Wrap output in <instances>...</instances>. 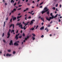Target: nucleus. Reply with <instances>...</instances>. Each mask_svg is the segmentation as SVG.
Here are the masks:
<instances>
[{
    "mask_svg": "<svg viewBox=\"0 0 62 62\" xmlns=\"http://www.w3.org/2000/svg\"><path fill=\"white\" fill-rule=\"evenodd\" d=\"M16 25H19V27H21V28L22 29H23L24 30H25V26H26L27 25L26 24H25V25L24 26V27H23V25L22 24H21V23H17L16 24Z\"/></svg>",
    "mask_w": 62,
    "mask_h": 62,
    "instance_id": "1",
    "label": "nucleus"
},
{
    "mask_svg": "<svg viewBox=\"0 0 62 62\" xmlns=\"http://www.w3.org/2000/svg\"><path fill=\"white\" fill-rule=\"evenodd\" d=\"M46 12L49 10V9L48 8L46 7H45L43 10Z\"/></svg>",
    "mask_w": 62,
    "mask_h": 62,
    "instance_id": "2",
    "label": "nucleus"
},
{
    "mask_svg": "<svg viewBox=\"0 0 62 62\" xmlns=\"http://www.w3.org/2000/svg\"><path fill=\"white\" fill-rule=\"evenodd\" d=\"M50 18L48 19V17H46V19L47 20H48V21H50V20L51 19H53V17H50Z\"/></svg>",
    "mask_w": 62,
    "mask_h": 62,
    "instance_id": "3",
    "label": "nucleus"
},
{
    "mask_svg": "<svg viewBox=\"0 0 62 62\" xmlns=\"http://www.w3.org/2000/svg\"><path fill=\"white\" fill-rule=\"evenodd\" d=\"M19 35H20V33H19L18 34H16V35L15 38V39H16V40H17V39H18L19 38L18 36Z\"/></svg>",
    "mask_w": 62,
    "mask_h": 62,
    "instance_id": "4",
    "label": "nucleus"
},
{
    "mask_svg": "<svg viewBox=\"0 0 62 62\" xmlns=\"http://www.w3.org/2000/svg\"><path fill=\"white\" fill-rule=\"evenodd\" d=\"M12 25L13 27V29H14V24H11L9 26V28H11V26H12Z\"/></svg>",
    "mask_w": 62,
    "mask_h": 62,
    "instance_id": "5",
    "label": "nucleus"
},
{
    "mask_svg": "<svg viewBox=\"0 0 62 62\" xmlns=\"http://www.w3.org/2000/svg\"><path fill=\"white\" fill-rule=\"evenodd\" d=\"M10 43H9L10 45H13V42H12V40H11L10 41Z\"/></svg>",
    "mask_w": 62,
    "mask_h": 62,
    "instance_id": "6",
    "label": "nucleus"
},
{
    "mask_svg": "<svg viewBox=\"0 0 62 62\" xmlns=\"http://www.w3.org/2000/svg\"><path fill=\"white\" fill-rule=\"evenodd\" d=\"M10 33H9V31H8V33L7 35L8 36V37H7V38H9V37L10 36Z\"/></svg>",
    "mask_w": 62,
    "mask_h": 62,
    "instance_id": "7",
    "label": "nucleus"
},
{
    "mask_svg": "<svg viewBox=\"0 0 62 62\" xmlns=\"http://www.w3.org/2000/svg\"><path fill=\"white\" fill-rule=\"evenodd\" d=\"M16 11V9L15 8L13 9V10L11 11V13H13L14 12H15Z\"/></svg>",
    "mask_w": 62,
    "mask_h": 62,
    "instance_id": "8",
    "label": "nucleus"
},
{
    "mask_svg": "<svg viewBox=\"0 0 62 62\" xmlns=\"http://www.w3.org/2000/svg\"><path fill=\"white\" fill-rule=\"evenodd\" d=\"M6 56H8L9 57V56H11V54H6Z\"/></svg>",
    "mask_w": 62,
    "mask_h": 62,
    "instance_id": "9",
    "label": "nucleus"
},
{
    "mask_svg": "<svg viewBox=\"0 0 62 62\" xmlns=\"http://www.w3.org/2000/svg\"><path fill=\"white\" fill-rule=\"evenodd\" d=\"M14 45H16V46H18L19 45V44L17 43V42H16L14 43Z\"/></svg>",
    "mask_w": 62,
    "mask_h": 62,
    "instance_id": "10",
    "label": "nucleus"
},
{
    "mask_svg": "<svg viewBox=\"0 0 62 62\" xmlns=\"http://www.w3.org/2000/svg\"><path fill=\"white\" fill-rule=\"evenodd\" d=\"M29 36H28L27 37V38H25V40H27V39H29Z\"/></svg>",
    "mask_w": 62,
    "mask_h": 62,
    "instance_id": "11",
    "label": "nucleus"
},
{
    "mask_svg": "<svg viewBox=\"0 0 62 62\" xmlns=\"http://www.w3.org/2000/svg\"><path fill=\"white\" fill-rule=\"evenodd\" d=\"M13 20L14 21L15 20H16V17H14V18H13Z\"/></svg>",
    "mask_w": 62,
    "mask_h": 62,
    "instance_id": "12",
    "label": "nucleus"
},
{
    "mask_svg": "<svg viewBox=\"0 0 62 62\" xmlns=\"http://www.w3.org/2000/svg\"><path fill=\"white\" fill-rule=\"evenodd\" d=\"M45 12H46L44 10H43V11H42L41 12V13H42V14H43V13H45Z\"/></svg>",
    "mask_w": 62,
    "mask_h": 62,
    "instance_id": "13",
    "label": "nucleus"
},
{
    "mask_svg": "<svg viewBox=\"0 0 62 62\" xmlns=\"http://www.w3.org/2000/svg\"><path fill=\"white\" fill-rule=\"evenodd\" d=\"M22 16H18L17 17V19H19V18H20L21 17H22Z\"/></svg>",
    "mask_w": 62,
    "mask_h": 62,
    "instance_id": "14",
    "label": "nucleus"
},
{
    "mask_svg": "<svg viewBox=\"0 0 62 62\" xmlns=\"http://www.w3.org/2000/svg\"><path fill=\"white\" fill-rule=\"evenodd\" d=\"M40 30H43L44 29V26H43L40 28Z\"/></svg>",
    "mask_w": 62,
    "mask_h": 62,
    "instance_id": "15",
    "label": "nucleus"
},
{
    "mask_svg": "<svg viewBox=\"0 0 62 62\" xmlns=\"http://www.w3.org/2000/svg\"><path fill=\"white\" fill-rule=\"evenodd\" d=\"M32 35L33 36V37H35L36 36V35H35V34L34 33H32Z\"/></svg>",
    "mask_w": 62,
    "mask_h": 62,
    "instance_id": "16",
    "label": "nucleus"
},
{
    "mask_svg": "<svg viewBox=\"0 0 62 62\" xmlns=\"http://www.w3.org/2000/svg\"><path fill=\"white\" fill-rule=\"evenodd\" d=\"M47 14H48V15H49V14H50V12L49 11H47Z\"/></svg>",
    "mask_w": 62,
    "mask_h": 62,
    "instance_id": "17",
    "label": "nucleus"
},
{
    "mask_svg": "<svg viewBox=\"0 0 62 62\" xmlns=\"http://www.w3.org/2000/svg\"><path fill=\"white\" fill-rule=\"evenodd\" d=\"M32 23H33V22L32 21H31V23H30V24H32Z\"/></svg>",
    "mask_w": 62,
    "mask_h": 62,
    "instance_id": "18",
    "label": "nucleus"
},
{
    "mask_svg": "<svg viewBox=\"0 0 62 62\" xmlns=\"http://www.w3.org/2000/svg\"><path fill=\"white\" fill-rule=\"evenodd\" d=\"M32 39H33L32 40H35V38L34 37H32Z\"/></svg>",
    "mask_w": 62,
    "mask_h": 62,
    "instance_id": "19",
    "label": "nucleus"
},
{
    "mask_svg": "<svg viewBox=\"0 0 62 62\" xmlns=\"http://www.w3.org/2000/svg\"><path fill=\"white\" fill-rule=\"evenodd\" d=\"M34 29V28H31V29H30V30H33Z\"/></svg>",
    "mask_w": 62,
    "mask_h": 62,
    "instance_id": "20",
    "label": "nucleus"
},
{
    "mask_svg": "<svg viewBox=\"0 0 62 62\" xmlns=\"http://www.w3.org/2000/svg\"><path fill=\"white\" fill-rule=\"evenodd\" d=\"M16 53V52L15 51H13V54H15Z\"/></svg>",
    "mask_w": 62,
    "mask_h": 62,
    "instance_id": "21",
    "label": "nucleus"
},
{
    "mask_svg": "<svg viewBox=\"0 0 62 62\" xmlns=\"http://www.w3.org/2000/svg\"><path fill=\"white\" fill-rule=\"evenodd\" d=\"M52 9H54V10H55V8L54 7L52 8Z\"/></svg>",
    "mask_w": 62,
    "mask_h": 62,
    "instance_id": "22",
    "label": "nucleus"
},
{
    "mask_svg": "<svg viewBox=\"0 0 62 62\" xmlns=\"http://www.w3.org/2000/svg\"><path fill=\"white\" fill-rule=\"evenodd\" d=\"M6 22H4V27H5V24H6Z\"/></svg>",
    "mask_w": 62,
    "mask_h": 62,
    "instance_id": "23",
    "label": "nucleus"
},
{
    "mask_svg": "<svg viewBox=\"0 0 62 62\" xmlns=\"http://www.w3.org/2000/svg\"><path fill=\"white\" fill-rule=\"evenodd\" d=\"M17 4V3H15L14 4V6H16V5Z\"/></svg>",
    "mask_w": 62,
    "mask_h": 62,
    "instance_id": "24",
    "label": "nucleus"
},
{
    "mask_svg": "<svg viewBox=\"0 0 62 62\" xmlns=\"http://www.w3.org/2000/svg\"><path fill=\"white\" fill-rule=\"evenodd\" d=\"M8 52H10L11 51L10 49H9L8 50Z\"/></svg>",
    "mask_w": 62,
    "mask_h": 62,
    "instance_id": "25",
    "label": "nucleus"
},
{
    "mask_svg": "<svg viewBox=\"0 0 62 62\" xmlns=\"http://www.w3.org/2000/svg\"><path fill=\"white\" fill-rule=\"evenodd\" d=\"M27 16L25 18V19L26 20H27Z\"/></svg>",
    "mask_w": 62,
    "mask_h": 62,
    "instance_id": "26",
    "label": "nucleus"
},
{
    "mask_svg": "<svg viewBox=\"0 0 62 62\" xmlns=\"http://www.w3.org/2000/svg\"><path fill=\"white\" fill-rule=\"evenodd\" d=\"M12 18H11V19L10 20V22L12 23Z\"/></svg>",
    "mask_w": 62,
    "mask_h": 62,
    "instance_id": "27",
    "label": "nucleus"
},
{
    "mask_svg": "<svg viewBox=\"0 0 62 62\" xmlns=\"http://www.w3.org/2000/svg\"><path fill=\"white\" fill-rule=\"evenodd\" d=\"M31 17L30 16L28 17V19H31Z\"/></svg>",
    "mask_w": 62,
    "mask_h": 62,
    "instance_id": "28",
    "label": "nucleus"
},
{
    "mask_svg": "<svg viewBox=\"0 0 62 62\" xmlns=\"http://www.w3.org/2000/svg\"><path fill=\"white\" fill-rule=\"evenodd\" d=\"M38 27H39V25H37V26H36V29H37Z\"/></svg>",
    "mask_w": 62,
    "mask_h": 62,
    "instance_id": "29",
    "label": "nucleus"
},
{
    "mask_svg": "<svg viewBox=\"0 0 62 62\" xmlns=\"http://www.w3.org/2000/svg\"><path fill=\"white\" fill-rule=\"evenodd\" d=\"M58 22H61V20L60 19H59Z\"/></svg>",
    "mask_w": 62,
    "mask_h": 62,
    "instance_id": "30",
    "label": "nucleus"
},
{
    "mask_svg": "<svg viewBox=\"0 0 62 62\" xmlns=\"http://www.w3.org/2000/svg\"><path fill=\"white\" fill-rule=\"evenodd\" d=\"M12 32H14V30H12L11 31Z\"/></svg>",
    "mask_w": 62,
    "mask_h": 62,
    "instance_id": "31",
    "label": "nucleus"
},
{
    "mask_svg": "<svg viewBox=\"0 0 62 62\" xmlns=\"http://www.w3.org/2000/svg\"><path fill=\"white\" fill-rule=\"evenodd\" d=\"M49 29H46V31L47 32H49Z\"/></svg>",
    "mask_w": 62,
    "mask_h": 62,
    "instance_id": "32",
    "label": "nucleus"
},
{
    "mask_svg": "<svg viewBox=\"0 0 62 62\" xmlns=\"http://www.w3.org/2000/svg\"><path fill=\"white\" fill-rule=\"evenodd\" d=\"M41 38H43L44 37V35H42V36H41Z\"/></svg>",
    "mask_w": 62,
    "mask_h": 62,
    "instance_id": "33",
    "label": "nucleus"
},
{
    "mask_svg": "<svg viewBox=\"0 0 62 62\" xmlns=\"http://www.w3.org/2000/svg\"><path fill=\"white\" fill-rule=\"evenodd\" d=\"M19 39H21L22 38V36H20L19 37Z\"/></svg>",
    "mask_w": 62,
    "mask_h": 62,
    "instance_id": "34",
    "label": "nucleus"
},
{
    "mask_svg": "<svg viewBox=\"0 0 62 62\" xmlns=\"http://www.w3.org/2000/svg\"><path fill=\"white\" fill-rule=\"evenodd\" d=\"M20 1H19L17 3V4H20Z\"/></svg>",
    "mask_w": 62,
    "mask_h": 62,
    "instance_id": "35",
    "label": "nucleus"
},
{
    "mask_svg": "<svg viewBox=\"0 0 62 62\" xmlns=\"http://www.w3.org/2000/svg\"><path fill=\"white\" fill-rule=\"evenodd\" d=\"M52 17L53 18H56V17L55 16H53Z\"/></svg>",
    "mask_w": 62,
    "mask_h": 62,
    "instance_id": "36",
    "label": "nucleus"
},
{
    "mask_svg": "<svg viewBox=\"0 0 62 62\" xmlns=\"http://www.w3.org/2000/svg\"><path fill=\"white\" fill-rule=\"evenodd\" d=\"M50 16H53V14L52 13H51L50 14Z\"/></svg>",
    "mask_w": 62,
    "mask_h": 62,
    "instance_id": "37",
    "label": "nucleus"
},
{
    "mask_svg": "<svg viewBox=\"0 0 62 62\" xmlns=\"http://www.w3.org/2000/svg\"><path fill=\"white\" fill-rule=\"evenodd\" d=\"M23 37H24V36H25V34H24V33H23Z\"/></svg>",
    "mask_w": 62,
    "mask_h": 62,
    "instance_id": "38",
    "label": "nucleus"
},
{
    "mask_svg": "<svg viewBox=\"0 0 62 62\" xmlns=\"http://www.w3.org/2000/svg\"><path fill=\"white\" fill-rule=\"evenodd\" d=\"M58 4H57L56 5V7H58Z\"/></svg>",
    "mask_w": 62,
    "mask_h": 62,
    "instance_id": "39",
    "label": "nucleus"
},
{
    "mask_svg": "<svg viewBox=\"0 0 62 62\" xmlns=\"http://www.w3.org/2000/svg\"><path fill=\"white\" fill-rule=\"evenodd\" d=\"M39 8H42V6H41L39 7Z\"/></svg>",
    "mask_w": 62,
    "mask_h": 62,
    "instance_id": "40",
    "label": "nucleus"
},
{
    "mask_svg": "<svg viewBox=\"0 0 62 62\" xmlns=\"http://www.w3.org/2000/svg\"><path fill=\"white\" fill-rule=\"evenodd\" d=\"M4 33H3L2 37H4Z\"/></svg>",
    "mask_w": 62,
    "mask_h": 62,
    "instance_id": "41",
    "label": "nucleus"
},
{
    "mask_svg": "<svg viewBox=\"0 0 62 62\" xmlns=\"http://www.w3.org/2000/svg\"><path fill=\"white\" fill-rule=\"evenodd\" d=\"M3 42H4V43H6V41H5V40L3 39Z\"/></svg>",
    "mask_w": 62,
    "mask_h": 62,
    "instance_id": "42",
    "label": "nucleus"
},
{
    "mask_svg": "<svg viewBox=\"0 0 62 62\" xmlns=\"http://www.w3.org/2000/svg\"><path fill=\"white\" fill-rule=\"evenodd\" d=\"M42 4H43V2H42L41 3H40V5H42Z\"/></svg>",
    "mask_w": 62,
    "mask_h": 62,
    "instance_id": "43",
    "label": "nucleus"
},
{
    "mask_svg": "<svg viewBox=\"0 0 62 62\" xmlns=\"http://www.w3.org/2000/svg\"><path fill=\"white\" fill-rule=\"evenodd\" d=\"M22 5H19L18 6L19 7H22Z\"/></svg>",
    "mask_w": 62,
    "mask_h": 62,
    "instance_id": "44",
    "label": "nucleus"
},
{
    "mask_svg": "<svg viewBox=\"0 0 62 62\" xmlns=\"http://www.w3.org/2000/svg\"><path fill=\"white\" fill-rule=\"evenodd\" d=\"M57 15H58V14H56L55 16L56 17H57Z\"/></svg>",
    "mask_w": 62,
    "mask_h": 62,
    "instance_id": "45",
    "label": "nucleus"
},
{
    "mask_svg": "<svg viewBox=\"0 0 62 62\" xmlns=\"http://www.w3.org/2000/svg\"><path fill=\"white\" fill-rule=\"evenodd\" d=\"M13 1V0H11V3H12Z\"/></svg>",
    "mask_w": 62,
    "mask_h": 62,
    "instance_id": "46",
    "label": "nucleus"
},
{
    "mask_svg": "<svg viewBox=\"0 0 62 62\" xmlns=\"http://www.w3.org/2000/svg\"><path fill=\"white\" fill-rule=\"evenodd\" d=\"M26 10H28V8H27L26 9Z\"/></svg>",
    "mask_w": 62,
    "mask_h": 62,
    "instance_id": "47",
    "label": "nucleus"
},
{
    "mask_svg": "<svg viewBox=\"0 0 62 62\" xmlns=\"http://www.w3.org/2000/svg\"><path fill=\"white\" fill-rule=\"evenodd\" d=\"M21 8H20L19 9H18V10H21Z\"/></svg>",
    "mask_w": 62,
    "mask_h": 62,
    "instance_id": "48",
    "label": "nucleus"
},
{
    "mask_svg": "<svg viewBox=\"0 0 62 62\" xmlns=\"http://www.w3.org/2000/svg\"><path fill=\"white\" fill-rule=\"evenodd\" d=\"M62 6L61 5H60V8H61Z\"/></svg>",
    "mask_w": 62,
    "mask_h": 62,
    "instance_id": "49",
    "label": "nucleus"
},
{
    "mask_svg": "<svg viewBox=\"0 0 62 62\" xmlns=\"http://www.w3.org/2000/svg\"><path fill=\"white\" fill-rule=\"evenodd\" d=\"M2 54V52L0 51V54Z\"/></svg>",
    "mask_w": 62,
    "mask_h": 62,
    "instance_id": "50",
    "label": "nucleus"
},
{
    "mask_svg": "<svg viewBox=\"0 0 62 62\" xmlns=\"http://www.w3.org/2000/svg\"><path fill=\"white\" fill-rule=\"evenodd\" d=\"M26 11V10H24L23 11V12H25V11Z\"/></svg>",
    "mask_w": 62,
    "mask_h": 62,
    "instance_id": "51",
    "label": "nucleus"
},
{
    "mask_svg": "<svg viewBox=\"0 0 62 62\" xmlns=\"http://www.w3.org/2000/svg\"><path fill=\"white\" fill-rule=\"evenodd\" d=\"M8 17H7L6 19V20L8 21Z\"/></svg>",
    "mask_w": 62,
    "mask_h": 62,
    "instance_id": "52",
    "label": "nucleus"
},
{
    "mask_svg": "<svg viewBox=\"0 0 62 62\" xmlns=\"http://www.w3.org/2000/svg\"><path fill=\"white\" fill-rule=\"evenodd\" d=\"M18 30H17L16 32V34H18Z\"/></svg>",
    "mask_w": 62,
    "mask_h": 62,
    "instance_id": "53",
    "label": "nucleus"
},
{
    "mask_svg": "<svg viewBox=\"0 0 62 62\" xmlns=\"http://www.w3.org/2000/svg\"><path fill=\"white\" fill-rule=\"evenodd\" d=\"M28 13H30V14H32V13H31L30 12H28Z\"/></svg>",
    "mask_w": 62,
    "mask_h": 62,
    "instance_id": "54",
    "label": "nucleus"
},
{
    "mask_svg": "<svg viewBox=\"0 0 62 62\" xmlns=\"http://www.w3.org/2000/svg\"><path fill=\"white\" fill-rule=\"evenodd\" d=\"M56 11H58V10L57 9V8H56Z\"/></svg>",
    "mask_w": 62,
    "mask_h": 62,
    "instance_id": "55",
    "label": "nucleus"
},
{
    "mask_svg": "<svg viewBox=\"0 0 62 62\" xmlns=\"http://www.w3.org/2000/svg\"><path fill=\"white\" fill-rule=\"evenodd\" d=\"M29 23V22H28L27 23H26V24H27V25L28 24V23Z\"/></svg>",
    "mask_w": 62,
    "mask_h": 62,
    "instance_id": "56",
    "label": "nucleus"
},
{
    "mask_svg": "<svg viewBox=\"0 0 62 62\" xmlns=\"http://www.w3.org/2000/svg\"><path fill=\"white\" fill-rule=\"evenodd\" d=\"M43 24H44L43 22L41 23L42 25H43Z\"/></svg>",
    "mask_w": 62,
    "mask_h": 62,
    "instance_id": "57",
    "label": "nucleus"
},
{
    "mask_svg": "<svg viewBox=\"0 0 62 62\" xmlns=\"http://www.w3.org/2000/svg\"><path fill=\"white\" fill-rule=\"evenodd\" d=\"M32 21H34V22H35V20H32Z\"/></svg>",
    "mask_w": 62,
    "mask_h": 62,
    "instance_id": "58",
    "label": "nucleus"
},
{
    "mask_svg": "<svg viewBox=\"0 0 62 62\" xmlns=\"http://www.w3.org/2000/svg\"><path fill=\"white\" fill-rule=\"evenodd\" d=\"M50 26H51L50 25H48V27H50Z\"/></svg>",
    "mask_w": 62,
    "mask_h": 62,
    "instance_id": "59",
    "label": "nucleus"
},
{
    "mask_svg": "<svg viewBox=\"0 0 62 62\" xmlns=\"http://www.w3.org/2000/svg\"><path fill=\"white\" fill-rule=\"evenodd\" d=\"M5 5H7V3H5Z\"/></svg>",
    "mask_w": 62,
    "mask_h": 62,
    "instance_id": "60",
    "label": "nucleus"
},
{
    "mask_svg": "<svg viewBox=\"0 0 62 62\" xmlns=\"http://www.w3.org/2000/svg\"><path fill=\"white\" fill-rule=\"evenodd\" d=\"M16 42H17V43H19V41H16Z\"/></svg>",
    "mask_w": 62,
    "mask_h": 62,
    "instance_id": "61",
    "label": "nucleus"
},
{
    "mask_svg": "<svg viewBox=\"0 0 62 62\" xmlns=\"http://www.w3.org/2000/svg\"><path fill=\"white\" fill-rule=\"evenodd\" d=\"M21 48H22L20 47L18 49L19 50H20V49H21Z\"/></svg>",
    "mask_w": 62,
    "mask_h": 62,
    "instance_id": "62",
    "label": "nucleus"
},
{
    "mask_svg": "<svg viewBox=\"0 0 62 62\" xmlns=\"http://www.w3.org/2000/svg\"><path fill=\"white\" fill-rule=\"evenodd\" d=\"M23 42H25V40H23Z\"/></svg>",
    "mask_w": 62,
    "mask_h": 62,
    "instance_id": "63",
    "label": "nucleus"
},
{
    "mask_svg": "<svg viewBox=\"0 0 62 62\" xmlns=\"http://www.w3.org/2000/svg\"><path fill=\"white\" fill-rule=\"evenodd\" d=\"M27 5H28L29 6L30 5V4L28 3Z\"/></svg>",
    "mask_w": 62,
    "mask_h": 62,
    "instance_id": "64",
    "label": "nucleus"
}]
</instances>
